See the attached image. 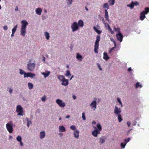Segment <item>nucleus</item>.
Returning <instances> with one entry per match:
<instances>
[{"mask_svg": "<svg viewBox=\"0 0 149 149\" xmlns=\"http://www.w3.org/2000/svg\"><path fill=\"white\" fill-rule=\"evenodd\" d=\"M100 36L98 35L97 36L96 40L95 43L94 51L96 53H97L98 52V49L99 48V42L100 40Z\"/></svg>", "mask_w": 149, "mask_h": 149, "instance_id": "f257e3e1", "label": "nucleus"}, {"mask_svg": "<svg viewBox=\"0 0 149 149\" xmlns=\"http://www.w3.org/2000/svg\"><path fill=\"white\" fill-rule=\"evenodd\" d=\"M149 12V8H146L145 11L142 12L140 14V19L141 20H143L146 17L145 15Z\"/></svg>", "mask_w": 149, "mask_h": 149, "instance_id": "f03ea898", "label": "nucleus"}, {"mask_svg": "<svg viewBox=\"0 0 149 149\" xmlns=\"http://www.w3.org/2000/svg\"><path fill=\"white\" fill-rule=\"evenodd\" d=\"M35 66V62L32 63L31 60H30L27 65V68L29 71H32L34 70Z\"/></svg>", "mask_w": 149, "mask_h": 149, "instance_id": "7ed1b4c3", "label": "nucleus"}, {"mask_svg": "<svg viewBox=\"0 0 149 149\" xmlns=\"http://www.w3.org/2000/svg\"><path fill=\"white\" fill-rule=\"evenodd\" d=\"M16 112L17 113V115L19 116H22L23 112V109L20 105H18L17 106Z\"/></svg>", "mask_w": 149, "mask_h": 149, "instance_id": "20e7f679", "label": "nucleus"}, {"mask_svg": "<svg viewBox=\"0 0 149 149\" xmlns=\"http://www.w3.org/2000/svg\"><path fill=\"white\" fill-rule=\"evenodd\" d=\"M71 28L72 29V31L74 32L78 29L79 26L77 22H74L71 25Z\"/></svg>", "mask_w": 149, "mask_h": 149, "instance_id": "39448f33", "label": "nucleus"}, {"mask_svg": "<svg viewBox=\"0 0 149 149\" xmlns=\"http://www.w3.org/2000/svg\"><path fill=\"white\" fill-rule=\"evenodd\" d=\"M56 102L61 107H63L65 106V103L63 102V101L59 99H57L56 101Z\"/></svg>", "mask_w": 149, "mask_h": 149, "instance_id": "423d86ee", "label": "nucleus"}, {"mask_svg": "<svg viewBox=\"0 0 149 149\" xmlns=\"http://www.w3.org/2000/svg\"><path fill=\"white\" fill-rule=\"evenodd\" d=\"M6 127L7 130L8 132L11 133L13 131V127L12 126L10 123H7L6 125Z\"/></svg>", "mask_w": 149, "mask_h": 149, "instance_id": "0eeeda50", "label": "nucleus"}, {"mask_svg": "<svg viewBox=\"0 0 149 149\" xmlns=\"http://www.w3.org/2000/svg\"><path fill=\"white\" fill-rule=\"evenodd\" d=\"M95 130L92 132V135L94 137H96L97 134H100V132L97 129L96 127H94Z\"/></svg>", "mask_w": 149, "mask_h": 149, "instance_id": "6e6552de", "label": "nucleus"}, {"mask_svg": "<svg viewBox=\"0 0 149 149\" xmlns=\"http://www.w3.org/2000/svg\"><path fill=\"white\" fill-rule=\"evenodd\" d=\"M21 23L22 24L21 29H26V26L28 24V23L26 21V20H22L21 21Z\"/></svg>", "mask_w": 149, "mask_h": 149, "instance_id": "1a4fd4ad", "label": "nucleus"}, {"mask_svg": "<svg viewBox=\"0 0 149 149\" xmlns=\"http://www.w3.org/2000/svg\"><path fill=\"white\" fill-rule=\"evenodd\" d=\"M116 37L118 40H119L120 42L122 41L123 36L122 34L120 32L118 33L116 35Z\"/></svg>", "mask_w": 149, "mask_h": 149, "instance_id": "9d476101", "label": "nucleus"}, {"mask_svg": "<svg viewBox=\"0 0 149 149\" xmlns=\"http://www.w3.org/2000/svg\"><path fill=\"white\" fill-rule=\"evenodd\" d=\"M92 109L95 110L96 107V102L95 101H94L90 105Z\"/></svg>", "mask_w": 149, "mask_h": 149, "instance_id": "9b49d317", "label": "nucleus"}, {"mask_svg": "<svg viewBox=\"0 0 149 149\" xmlns=\"http://www.w3.org/2000/svg\"><path fill=\"white\" fill-rule=\"evenodd\" d=\"M121 111L120 108L119 109L117 106H115V108L114 109L115 113L117 114H119L121 113Z\"/></svg>", "mask_w": 149, "mask_h": 149, "instance_id": "f8f14e48", "label": "nucleus"}, {"mask_svg": "<svg viewBox=\"0 0 149 149\" xmlns=\"http://www.w3.org/2000/svg\"><path fill=\"white\" fill-rule=\"evenodd\" d=\"M68 84V79H65L62 81V84L66 86Z\"/></svg>", "mask_w": 149, "mask_h": 149, "instance_id": "ddd939ff", "label": "nucleus"}, {"mask_svg": "<svg viewBox=\"0 0 149 149\" xmlns=\"http://www.w3.org/2000/svg\"><path fill=\"white\" fill-rule=\"evenodd\" d=\"M65 130V127L63 126H60L59 127V131L61 132H63Z\"/></svg>", "mask_w": 149, "mask_h": 149, "instance_id": "4468645a", "label": "nucleus"}, {"mask_svg": "<svg viewBox=\"0 0 149 149\" xmlns=\"http://www.w3.org/2000/svg\"><path fill=\"white\" fill-rule=\"evenodd\" d=\"M105 16L104 17L105 18L106 20L107 21H109V15L108 13V11L107 10H105Z\"/></svg>", "mask_w": 149, "mask_h": 149, "instance_id": "2eb2a0df", "label": "nucleus"}, {"mask_svg": "<svg viewBox=\"0 0 149 149\" xmlns=\"http://www.w3.org/2000/svg\"><path fill=\"white\" fill-rule=\"evenodd\" d=\"M42 10L41 8H37L36 10V12L38 15H40L41 14Z\"/></svg>", "mask_w": 149, "mask_h": 149, "instance_id": "dca6fc26", "label": "nucleus"}, {"mask_svg": "<svg viewBox=\"0 0 149 149\" xmlns=\"http://www.w3.org/2000/svg\"><path fill=\"white\" fill-rule=\"evenodd\" d=\"M45 134L44 131L41 132L40 133V138L41 139L44 138L45 136Z\"/></svg>", "mask_w": 149, "mask_h": 149, "instance_id": "f3484780", "label": "nucleus"}, {"mask_svg": "<svg viewBox=\"0 0 149 149\" xmlns=\"http://www.w3.org/2000/svg\"><path fill=\"white\" fill-rule=\"evenodd\" d=\"M78 26H79L81 27H83L84 26V22L82 20H80L78 22Z\"/></svg>", "mask_w": 149, "mask_h": 149, "instance_id": "a211bd4d", "label": "nucleus"}, {"mask_svg": "<svg viewBox=\"0 0 149 149\" xmlns=\"http://www.w3.org/2000/svg\"><path fill=\"white\" fill-rule=\"evenodd\" d=\"M103 58L106 60H107L109 58V57L108 55L106 53L104 52L103 54Z\"/></svg>", "mask_w": 149, "mask_h": 149, "instance_id": "6ab92c4d", "label": "nucleus"}, {"mask_svg": "<svg viewBox=\"0 0 149 149\" xmlns=\"http://www.w3.org/2000/svg\"><path fill=\"white\" fill-rule=\"evenodd\" d=\"M79 131L77 130H76L74 132V135L75 137L77 138L79 137Z\"/></svg>", "mask_w": 149, "mask_h": 149, "instance_id": "aec40b11", "label": "nucleus"}, {"mask_svg": "<svg viewBox=\"0 0 149 149\" xmlns=\"http://www.w3.org/2000/svg\"><path fill=\"white\" fill-rule=\"evenodd\" d=\"M26 33V29H21V35L23 36H25Z\"/></svg>", "mask_w": 149, "mask_h": 149, "instance_id": "412c9836", "label": "nucleus"}, {"mask_svg": "<svg viewBox=\"0 0 149 149\" xmlns=\"http://www.w3.org/2000/svg\"><path fill=\"white\" fill-rule=\"evenodd\" d=\"M50 74V72L49 71H47L45 72H43L42 74L44 75L45 78H46L48 77Z\"/></svg>", "mask_w": 149, "mask_h": 149, "instance_id": "4be33fe9", "label": "nucleus"}, {"mask_svg": "<svg viewBox=\"0 0 149 149\" xmlns=\"http://www.w3.org/2000/svg\"><path fill=\"white\" fill-rule=\"evenodd\" d=\"M115 0H109L108 2L110 6H112L114 4Z\"/></svg>", "mask_w": 149, "mask_h": 149, "instance_id": "5701e85b", "label": "nucleus"}, {"mask_svg": "<svg viewBox=\"0 0 149 149\" xmlns=\"http://www.w3.org/2000/svg\"><path fill=\"white\" fill-rule=\"evenodd\" d=\"M77 58L78 60L79 61H82V57L79 54L77 53Z\"/></svg>", "mask_w": 149, "mask_h": 149, "instance_id": "b1692460", "label": "nucleus"}, {"mask_svg": "<svg viewBox=\"0 0 149 149\" xmlns=\"http://www.w3.org/2000/svg\"><path fill=\"white\" fill-rule=\"evenodd\" d=\"M93 29L98 34H100L102 32V31L99 30H98L95 26L93 27Z\"/></svg>", "mask_w": 149, "mask_h": 149, "instance_id": "393cba45", "label": "nucleus"}, {"mask_svg": "<svg viewBox=\"0 0 149 149\" xmlns=\"http://www.w3.org/2000/svg\"><path fill=\"white\" fill-rule=\"evenodd\" d=\"M71 74L70 73V72L69 70H67L66 71V74L65 75V76L68 77V78L70 77V76H71Z\"/></svg>", "mask_w": 149, "mask_h": 149, "instance_id": "a878e982", "label": "nucleus"}, {"mask_svg": "<svg viewBox=\"0 0 149 149\" xmlns=\"http://www.w3.org/2000/svg\"><path fill=\"white\" fill-rule=\"evenodd\" d=\"M28 85L29 89H32L33 88V86L32 83L29 82L28 83Z\"/></svg>", "mask_w": 149, "mask_h": 149, "instance_id": "bb28decb", "label": "nucleus"}, {"mask_svg": "<svg viewBox=\"0 0 149 149\" xmlns=\"http://www.w3.org/2000/svg\"><path fill=\"white\" fill-rule=\"evenodd\" d=\"M45 35L46 37V38L47 40H48L50 37L49 33L47 32H45Z\"/></svg>", "mask_w": 149, "mask_h": 149, "instance_id": "cd10ccee", "label": "nucleus"}, {"mask_svg": "<svg viewBox=\"0 0 149 149\" xmlns=\"http://www.w3.org/2000/svg\"><path fill=\"white\" fill-rule=\"evenodd\" d=\"M97 127L98 129V130L100 132L102 130V127L101 125L100 124H97Z\"/></svg>", "mask_w": 149, "mask_h": 149, "instance_id": "c85d7f7f", "label": "nucleus"}, {"mask_svg": "<svg viewBox=\"0 0 149 149\" xmlns=\"http://www.w3.org/2000/svg\"><path fill=\"white\" fill-rule=\"evenodd\" d=\"M115 46L114 47H113L111 48L108 51V52L109 54L111 53L112 51L115 48V47H116V43H115L114 44Z\"/></svg>", "mask_w": 149, "mask_h": 149, "instance_id": "c756f323", "label": "nucleus"}, {"mask_svg": "<svg viewBox=\"0 0 149 149\" xmlns=\"http://www.w3.org/2000/svg\"><path fill=\"white\" fill-rule=\"evenodd\" d=\"M58 79L61 81L65 79L64 76L62 75H59L58 77Z\"/></svg>", "mask_w": 149, "mask_h": 149, "instance_id": "7c9ffc66", "label": "nucleus"}, {"mask_svg": "<svg viewBox=\"0 0 149 149\" xmlns=\"http://www.w3.org/2000/svg\"><path fill=\"white\" fill-rule=\"evenodd\" d=\"M17 27V25L13 28L12 29V32L15 33V32L16 30Z\"/></svg>", "mask_w": 149, "mask_h": 149, "instance_id": "2f4dec72", "label": "nucleus"}, {"mask_svg": "<svg viewBox=\"0 0 149 149\" xmlns=\"http://www.w3.org/2000/svg\"><path fill=\"white\" fill-rule=\"evenodd\" d=\"M16 140L17 141L19 142L21 141L22 140V138L21 137L19 136H18L16 138Z\"/></svg>", "mask_w": 149, "mask_h": 149, "instance_id": "473e14b6", "label": "nucleus"}, {"mask_svg": "<svg viewBox=\"0 0 149 149\" xmlns=\"http://www.w3.org/2000/svg\"><path fill=\"white\" fill-rule=\"evenodd\" d=\"M118 121L119 122H120L123 120L120 114H118Z\"/></svg>", "mask_w": 149, "mask_h": 149, "instance_id": "72a5a7b5", "label": "nucleus"}, {"mask_svg": "<svg viewBox=\"0 0 149 149\" xmlns=\"http://www.w3.org/2000/svg\"><path fill=\"white\" fill-rule=\"evenodd\" d=\"M29 77H30L31 78H33L35 76V75L34 74L29 72Z\"/></svg>", "mask_w": 149, "mask_h": 149, "instance_id": "f704fd0d", "label": "nucleus"}, {"mask_svg": "<svg viewBox=\"0 0 149 149\" xmlns=\"http://www.w3.org/2000/svg\"><path fill=\"white\" fill-rule=\"evenodd\" d=\"M135 86L136 88H137L139 87H140V88H141L142 87V86L139 83V82H137Z\"/></svg>", "mask_w": 149, "mask_h": 149, "instance_id": "c9c22d12", "label": "nucleus"}, {"mask_svg": "<svg viewBox=\"0 0 149 149\" xmlns=\"http://www.w3.org/2000/svg\"><path fill=\"white\" fill-rule=\"evenodd\" d=\"M130 140V138L129 137L127 139H125L124 140L125 143L126 144L128 142H129Z\"/></svg>", "mask_w": 149, "mask_h": 149, "instance_id": "e433bc0d", "label": "nucleus"}, {"mask_svg": "<svg viewBox=\"0 0 149 149\" xmlns=\"http://www.w3.org/2000/svg\"><path fill=\"white\" fill-rule=\"evenodd\" d=\"M103 6L105 8H107L108 9L109 8V6L107 3H104V4Z\"/></svg>", "mask_w": 149, "mask_h": 149, "instance_id": "4c0bfd02", "label": "nucleus"}, {"mask_svg": "<svg viewBox=\"0 0 149 149\" xmlns=\"http://www.w3.org/2000/svg\"><path fill=\"white\" fill-rule=\"evenodd\" d=\"M127 6L130 7L131 9L133 8L134 7L133 1H132L131 3L130 4L127 5Z\"/></svg>", "mask_w": 149, "mask_h": 149, "instance_id": "58836bf2", "label": "nucleus"}, {"mask_svg": "<svg viewBox=\"0 0 149 149\" xmlns=\"http://www.w3.org/2000/svg\"><path fill=\"white\" fill-rule=\"evenodd\" d=\"M105 141V140L104 139H103L101 137L100 138V143H104Z\"/></svg>", "mask_w": 149, "mask_h": 149, "instance_id": "ea45409f", "label": "nucleus"}, {"mask_svg": "<svg viewBox=\"0 0 149 149\" xmlns=\"http://www.w3.org/2000/svg\"><path fill=\"white\" fill-rule=\"evenodd\" d=\"M82 118L84 120H86V117L85 116V114L84 112L82 113Z\"/></svg>", "mask_w": 149, "mask_h": 149, "instance_id": "a19ab883", "label": "nucleus"}, {"mask_svg": "<svg viewBox=\"0 0 149 149\" xmlns=\"http://www.w3.org/2000/svg\"><path fill=\"white\" fill-rule=\"evenodd\" d=\"M29 72L28 73H24V77H29Z\"/></svg>", "mask_w": 149, "mask_h": 149, "instance_id": "79ce46f5", "label": "nucleus"}, {"mask_svg": "<svg viewBox=\"0 0 149 149\" xmlns=\"http://www.w3.org/2000/svg\"><path fill=\"white\" fill-rule=\"evenodd\" d=\"M126 144H125V143H124V144L123 143H121L120 145H121V148H124L125 147Z\"/></svg>", "mask_w": 149, "mask_h": 149, "instance_id": "37998d69", "label": "nucleus"}, {"mask_svg": "<svg viewBox=\"0 0 149 149\" xmlns=\"http://www.w3.org/2000/svg\"><path fill=\"white\" fill-rule=\"evenodd\" d=\"M46 97L44 95L41 98L42 100V101H46Z\"/></svg>", "mask_w": 149, "mask_h": 149, "instance_id": "c03bdc74", "label": "nucleus"}, {"mask_svg": "<svg viewBox=\"0 0 149 149\" xmlns=\"http://www.w3.org/2000/svg\"><path fill=\"white\" fill-rule=\"evenodd\" d=\"M70 129L72 130H75L76 129V127L74 125H72L70 127Z\"/></svg>", "mask_w": 149, "mask_h": 149, "instance_id": "a18cd8bd", "label": "nucleus"}, {"mask_svg": "<svg viewBox=\"0 0 149 149\" xmlns=\"http://www.w3.org/2000/svg\"><path fill=\"white\" fill-rule=\"evenodd\" d=\"M19 70L20 71V74H24V73H25V72H24V71L22 70L21 69H20Z\"/></svg>", "mask_w": 149, "mask_h": 149, "instance_id": "49530a36", "label": "nucleus"}, {"mask_svg": "<svg viewBox=\"0 0 149 149\" xmlns=\"http://www.w3.org/2000/svg\"><path fill=\"white\" fill-rule=\"evenodd\" d=\"M133 4L134 6H137L139 5V3L138 2H133Z\"/></svg>", "mask_w": 149, "mask_h": 149, "instance_id": "de8ad7c7", "label": "nucleus"}, {"mask_svg": "<svg viewBox=\"0 0 149 149\" xmlns=\"http://www.w3.org/2000/svg\"><path fill=\"white\" fill-rule=\"evenodd\" d=\"M30 123H31V121H29V120H28L27 121V125L28 127H29Z\"/></svg>", "mask_w": 149, "mask_h": 149, "instance_id": "09e8293b", "label": "nucleus"}, {"mask_svg": "<svg viewBox=\"0 0 149 149\" xmlns=\"http://www.w3.org/2000/svg\"><path fill=\"white\" fill-rule=\"evenodd\" d=\"M117 100L121 104V106H122V103L120 101V99L119 98H117Z\"/></svg>", "mask_w": 149, "mask_h": 149, "instance_id": "8fccbe9b", "label": "nucleus"}, {"mask_svg": "<svg viewBox=\"0 0 149 149\" xmlns=\"http://www.w3.org/2000/svg\"><path fill=\"white\" fill-rule=\"evenodd\" d=\"M68 1V4H69V5H70L72 3V0H67Z\"/></svg>", "mask_w": 149, "mask_h": 149, "instance_id": "3c124183", "label": "nucleus"}, {"mask_svg": "<svg viewBox=\"0 0 149 149\" xmlns=\"http://www.w3.org/2000/svg\"><path fill=\"white\" fill-rule=\"evenodd\" d=\"M109 29L110 31L111 34H113V32L110 27H109Z\"/></svg>", "mask_w": 149, "mask_h": 149, "instance_id": "603ef678", "label": "nucleus"}, {"mask_svg": "<svg viewBox=\"0 0 149 149\" xmlns=\"http://www.w3.org/2000/svg\"><path fill=\"white\" fill-rule=\"evenodd\" d=\"M3 29L5 30H7L8 29V27L7 26H4L3 27Z\"/></svg>", "mask_w": 149, "mask_h": 149, "instance_id": "864d4df0", "label": "nucleus"}, {"mask_svg": "<svg viewBox=\"0 0 149 149\" xmlns=\"http://www.w3.org/2000/svg\"><path fill=\"white\" fill-rule=\"evenodd\" d=\"M130 124H131V123H130V122L128 121L127 122V125L128 127H129L130 126Z\"/></svg>", "mask_w": 149, "mask_h": 149, "instance_id": "5fc2aeb1", "label": "nucleus"}, {"mask_svg": "<svg viewBox=\"0 0 149 149\" xmlns=\"http://www.w3.org/2000/svg\"><path fill=\"white\" fill-rule=\"evenodd\" d=\"M132 70V69L130 67L128 69V71L130 72Z\"/></svg>", "mask_w": 149, "mask_h": 149, "instance_id": "6e6d98bb", "label": "nucleus"}, {"mask_svg": "<svg viewBox=\"0 0 149 149\" xmlns=\"http://www.w3.org/2000/svg\"><path fill=\"white\" fill-rule=\"evenodd\" d=\"M102 22H103V23L104 24H105V22L104 20L103 17H102Z\"/></svg>", "mask_w": 149, "mask_h": 149, "instance_id": "4d7b16f0", "label": "nucleus"}, {"mask_svg": "<svg viewBox=\"0 0 149 149\" xmlns=\"http://www.w3.org/2000/svg\"><path fill=\"white\" fill-rule=\"evenodd\" d=\"M12 91H13V90L11 88H10V89H9V92L10 93V94L11 93H12Z\"/></svg>", "mask_w": 149, "mask_h": 149, "instance_id": "13d9d810", "label": "nucleus"}, {"mask_svg": "<svg viewBox=\"0 0 149 149\" xmlns=\"http://www.w3.org/2000/svg\"><path fill=\"white\" fill-rule=\"evenodd\" d=\"M113 29L114 31H117V28L115 26H114L113 28Z\"/></svg>", "mask_w": 149, "mask_h": 149, "instance_id": "bf43d9fd", "label": "nucleus"}, {"mask_svg": "<svg viewBox=\"0 0 149 149\" xmlns=\"http://www.w3.org/2000/svg\"><path fill=\"white\" fill-rule=\"evenodd\" d=\"M117 31H118L119 33V32H120V29L119 28H117Z\"/></svg>", "mask_w": 149, "mask_h": 149, "instance_id": "052dcab7", "label": "nucleus"}, {"mask_svg": "<svg viewBox=\"0 0 149 149\" xmlns=\"http://www.w3.org/2000/svg\"><path fill=\"white\" fill-rule=\"evenodd\" d=\"M18 7L17 6H16L15 7V11H18Z\"/></svg>", "mask_w": 149, "mask_h": 149, "instance_id": "680f3d73", "label": "nucleus"}, {"mask_svg": "<svg viewBox=\"0 0 149 149\" xmlns=\"http://www.w3.org/2000/svg\"><path fill=\"white\" fill-rule=\"evenodd\" d=\"M20 142V145L21 146H23V143L22 142V141L20 142Z\"/></svg>", "mask_w": 149, "mask_h": 149, "instance_id": "e2e57ef3", "label": "nucleus"}, {"mask_svg": "<svg viewBox=\"0 0 149 149\" xmlns=\"http://www.w3.org/2000/svg\"><path fill=\"white\" fill-rule=\"evenodd\" d=\"M72 97L74 100H75L76 99V96L74 95H73Z\"/></svg>", "mask_w": 149, "mask_h": 149, "instance_id": "0e129e2a", "label": "nucleus"}, {"mask_svg": "<svg viewBox=\"0 0 149 149\" xmlns=\"http://www.w3.org/2000/svg\"><path fill=\"white\" fill-rule=\"evenodd\" d=\"M99 69H100V70H102V69L100 67V66L99 65H98V66Z\"/></svg>", "mask_w": 149, "mask_h": 149, "instance_id": "69168bd1", "label": "nucleus"}, {"mask_svg": "<svg viewBox=\"0 0 149 149\" xmlns=\"http://www.w3.org/2000/svg\"><path fill=\"white\" fill-rule=\"evenodd\" d=\"M13 139V137L12 136H9V139Z\"/></svg>", "mask_w": 149, "mask_h": 149, "instance_id": "338daca9", "label": "nucleus"}, {"mask_svg": "<svg viewBox=\"0 0 149 149\" xmlns=\"http://www.w3.org/2000/svg\"><path fill=\"white\" fill-rule=\"evenodd\" d=\"M96 124V122H95V121H93L92 123V124Z\"/></svg>", "mask_w": 149, "mask_h": 149, "instance_id": "774afa93", "label": "nucleus"}]
</instances>
